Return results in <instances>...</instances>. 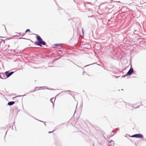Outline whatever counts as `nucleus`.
<instances>
[{"mask_svg":"<svg viewBox=\"0 0 146 146\" xmlns=\"http://www.w3.org/2000/svg\"><path fill=\"white\" fill-rule=\"evenodd\" d=\"M84 5L86 9H89V11L91 10V8L92 5L90 4L89 2H85L84 3Z\"/></svg>","mask_w":146,"mask_h":146,"instance_id":"7ed1b4c3","label":"nucleus"},{"mask_svg":"<svg viewBox=\"0 0 146 146\" xmlns=\"http://www.w3.org/2000/svg\"><path fill=\"white\" fill-rule=\"evenodd\" d=\"M92 64H89V65H86V66H85L84 67H86V66H89V65H92Z\"/></svg>","mask_w":146,"mask_h":146,"instance_id":"2eb2a0df","label":"nucleus"},{"mask_svg":"<svg viewBox=\"0 0 146 146\" xmlns=\"http://www.w3.org/2000/svg\"><path fill=\"white\" fill-rule=\"evenodd\" d=\"M132 137H136L137 138H142L143 137V135L141 134H137L132 135L131 136Z\"/></svg>","mask_w":146,"mask_h":146,"instance_id":"20e7f679","label":"nucleus"},{"mask_svg":"<svg viewBox=\"0 0 146 146\" xmlns=\"http://www.w3.org/2000/svg\"><path fill=\"white\" fill-rule=\"evenodd\" d=\"M14 73L13 72H9L8 71H7L5 72V74L7 78L9 77L11 75Z\"/></svg>","mask_w":146,"mask_h":146,"instance_id":"39448f33","label":"nucleus"},{"mask_svg":"<svg viewBox=\"0 0 146 146\" xmlns=\"http://www.w3.org/2000/svg\"><path fill=\"white\" fill-rule=\"evenodd\" d=\"M61 45L62 44H54V45L56 46H61Z\"/></svg>","mask_w":146,"mask_h":146,"instance_id":"f8f14e48","label":"nucleus"},{"mask_svg":"<svg viewBox=\"0 0 146 146\" xmlns=\"http://www.w3.org/2000/svg\"><path fill=\"white\" fill-rule=\"evenodd\" d=\"M36 38L37 41H36L35 44L37 45L42 47V45H45L46 44V42L43 40L38 35H36Z\"/></svg>","mask_w":146,"mask_h":146,"instance_id":"f257e3e1","label":"nucleus"},{"mask_svg":"<svg viewBox=\"0 0 146 146\" xmlns=\"http://www.w3.org/2000/svg\"><path fill=\"white\" fill-rule=\"evenodd\" d=\"M66 92H70V90L67 91Z\"/></svg>","mask_w":146,"mask_h":146,"instance_id":"b1692460","label":"nucleus"},{"mask_svg":"<svg viewBox=\"0 0 146 146\" xmlns=\"http://www.w3.org/2000/svg\"><path fill=\"white\" fill-rule=\"evenodd\" d=\"M37 88V87H35L34 90H31V91H30V92H34L37 90L36 89V88Z\"/></svg>","mask_w":146,"mask_h":146,"instance_id":"9b49d317","label":"nucleus"},{"mask_svg":"<svg viewBox=\"0 0 146 146\" xmlns=\"http://www.w3.org/2000/svg\"><path fill=\"white\" fill-rule=\"evenodd\" d=\"M86 72H83V75H84V74H85Z\"/></svg>","mask_w":146,"mask_h":146,"instance_id":"aec40b11","label":"nucleus"},{"mask_svg":"<svg viewBox=\"0 0 146 146\" xmlns=\"http://www.w3.org/2000/svg\"><path fill=\"white\" fill-rule=\"evenodd\" d=\"M55 98L54 99V98H52L50 99L51 102L52 103V104H54V102Z\"/></svg>","mask_w":146,"mask_h":146,"instance_id":"9d476101","label":"nucleus"},{"mask_svg":"<svg viewBox=\"0 0 146 146\" xmlns=\"http://www.w3.org/2000/svg\"><path fill=\"white\" fill-rule=\"evenodd\" d=\"M44 124L45 125V126H46V124H45V123H44Z\"/></svg>","mask_w":146,"mask_h":146,"instance_id":"a878e982","label":"nucleus"},{"mask_svg":"<svg viewBox=\"0 0 146 146\" xmlns=\"http://www.w3.org/2000/svg\"><path fill=\"white\" fill-rule=\"evenodd\" d=\"M133 71L134 70L133 69L132 67H131L129 69V70L128 71V72L127 73L125 74V75L123 76L122 77H124L125 76H130L133 72Z\"/></svg>","mask_w":146,"mask_h":146,"instance_id":"f03ea898","label":"nucleus"},{"mask_svg":"<svg viewBox=\"0 0 146 146\" xmlns=\"http://www.w3.org/2000/svg\"><path fill=\"white\" fill-rule=\"evenodd\" d=\"M23 38V39H24V38Z\"/></svg>","mask_w":146,"mask_h":146,"instance_id":"cd10ccee","label":"nucleus"},{"mask_svg":"<svg viewBox=\"0 0 146 146\" xmlns=\"http://www.w3.org/2000/svg\"><path fill=\"white\" fill-rule=\"evenodd\" d=\"M25 95H23V96H17L18 97H21V96H25Z\"/></svg>","mask_w":146,"mask_h":146,"instance_id":"6ab92c4d","label":"nucleus"},{"mask_svg":"<svg viewBox=\"0 0 146 146\" xmlns=\"http://www.w3.org/2000/svg\"><path fill=\"white\" fill-rule=\"evenodd\" d=\"M15 36H17V35H15Z\"/></svg>","mask_w":146,"mask_h":146,"instance_id":"393cba45","label":"nucleus"},{"mask_svg":"<svg viewBox=\"0 0 146 146\" xmlns=\"http://www.w3.org/2000/svg\"><path fill=\"white\" fill-rule=\"evenodd\" d=\"M25 33H21V35L22 36H23L24 35H25Z\"/></svg>","mask_w":146,"mask_h":146,"instance_id":"4468645a","label":"nucleus"},{"mask_svg":"<svg viewBox=\"0 0 146 146\" xmlns=\"http://www.w3.org/2000/svg\"><path fill=\"white\" fill-rule=\"evenodd\" d=\"M130 106V107H132L133 108H135V109H136L137 108H138V107H139V106H138V107H137V108H135V107H134V106H132V105L131 104H126V106L127 107V106Z\"/></svg>","mask_w":146,"mask_h":146,"instance_id":"1a4fd4ad","label":"nucleus"},{"mask_svg":"<svg viewBox=\"0 0 146 146\" xmlns=\"http://www.w3.org/2000/svg\"><path fill=\"white\" fill-rule=\"evenodd\" d=\"M55 130H54L53 131H49L48 132V133H52V132H53V131H54Z\"/></svg>","mask_w":146,"mask_h":146,"instance_id":"f3484780","label":"nucleus"},{"mask_svg":"<svg viewBox=\"0 0 146 146\" xmlns=\"http://www.w3.org/2000/svg\"><path fill=\"white\" fill-rule=\"evenodd\" d=\"M0 78L3 79H6L7 77L5 73L4 74L3 73H0Z\"/></svg>","mask_w":146,"mask_h":146,"instance_id":"423d86ee","label":"nucleus"},{"mask_svg":"<svg viewBox=\"0 0 146 146\" xmlns=\"http://www.w3.org/2000/svg\"><path fill=\"white\" fill-rule=\"evenodd\" d=\"M38 88V87H37V88H36V89L37 90V89Z\"/></svg>","mask_w":146,"mask_h":146,"instance_id":"bb28decb","label":"nucleus"},{"mask_svg":"<svg viewBox=\"0 0 146 146\" xmlns=\"http://www.w3.org/2000/svg\"><path fill=\"white\" fill-rule=\"evenodd\" d=\"M76 66H78V67H80L79 66H77V65H76Z\"/></svg>","mask_w":146,"mask_h":146,"instance_id":"c85d7f7f","label":"nucleus"},{"mask_svg":"<svg viewBox=\"0 0 146 146\" xmlns=\"http://www.w3.org/2000/svg\"><path fill=\"white\" fill-rule=\"evenodd\" d=\"M63 92V91L61 92L60 93H59V94H58L57 95V96H58V95H59L60 93H62V92Z\"/></svg>","mask_w":146,"mask_h":146,"instance_id":"a211bd4d","label":"nucleus"},{"mask_svg":"<svg viewBox=\"0 0 146 146\" xmlns=\"http://www.w3.org/2000/svg\"><path fill=\"white\" fill-rule=\"evenodd\" d=\"M13 112H16L17 113L19 111V109H18V107L17 106H15V107L13 109Z\"/></svg>","mask_w":146,"mask_h":146,"instance_id":"0eeeda50","label":"nucleus"},{"mask_svg":"<svg viewBox=\"0 0 146 146\" xmlns=\"http://www.w3.org/2000/svg\"><path fill=\"white\" fill-rule=\"evenodd\" d=\"M92 17V16H88V18H89V17Z\"/></svg>","mask_w":146,"mask_h":146,"instance_id":"412c9836","label":"nucleus"},{"mask_svg":"<svg viewBox=\"0 0 146 146\" xmlns=\"http://www.w3.org/2000/svg\"><path fill=\"white\" fill-rule=\"evenodd\" d=\"M30 29H27V30H26V31H25V33L27 32H30Z\"/></svg>","mask_w":146,"mask_h":146,"instance_id":"ddd939ff","label":"nucleus"},{"mask_svg":"<svg viewBox=\"0 0 146 146\" xmlns=\"http://www.w3.org/2000/svg\"><path fill=\"white\" fill-rule=\"evenodd\" d=\"M50 90H53V89H50Z\"/></svg>","mask_w":146,"mask_h":146,"instance_id":"5701e85b","label":"nucleus"},{"mask_svg":"<svg viewBox=\"0 0 146 146\" xmlns=\"http://www.w3.org/2000/svg\"><path fill=\"white\" fill-rule=\"evenodd\" d=\"M5 29H6V27H5Z\"/></svg>","mask_w":146,"mask_h":146,"instance_id":"7c9ffc66","label":"nucleus"},{"mask_svg":"<svg viewBox=\"0 0 146 146\" xmlns=\"http://www.w3.org/2000/svg\"><path fill=\"white\" fill-rule=\"evenodd\" d=\"M15 103V102L14 101H11L8 102L7 104V105L8 106H11L13 105Z\"/></svg>","mask_w":146,"mask_h":146,"instance_id":"6e6552de","label":"nucleus"},{"mask_svg":"<svg viewBox=\"0 0 146 146\" xmlns=\"http://www.w3.org/2000/svg\"><path fill=\"white\" fill-rule=\"evenodd\" d=\"M36 119V120H38V121H40V122H43V121H40V120H38V119Z\"/></svg>","mask_w":146,"mask_h":146,"instance_id":"dca6fc26","label":"nucleus"},{"mask_svg":"<svg viewBox=\"0 0 146 146\" xmlns=\"http://www.w3.org/2000/svg\"><path fill=\"white\" fill-rule=\"evenodd\" d=\"M7 133V131L6 133V134Z\"/></svg>","mask_w":146,"mask_h":146,"instance_id":"c756f323","label":"nucleus"},{"mask_svg":"<svg viewBox=\"0 0 146 146\" xmlns=\"http://www.w3.org/2000/svg\"><path fill=\"white\" fill-rule=\"evenodd\" d=\"M19 34H20L21 35V33H19Z\"/></svg>","mask_w":146,"mask_h":146,"instance_id":"4be33fe9","label":"nucleus"}]
</instances>
